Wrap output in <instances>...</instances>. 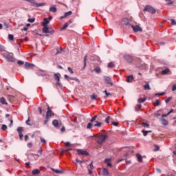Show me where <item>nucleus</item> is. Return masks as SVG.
I'll use <instances>...</instances> for the list:
<instances>
[{
	"instance_id": "obj_13",
	"label": "nucleus",
	"mask_w": 176,
	"mask_h": 176,
	"mask_svg": "<svg viewBox=\"0 0 176 176\" xmlns=\"http://www.w3.org/2000/svg\"><path fill=\"white\" fill-rule=\"evenodd\" d=\"M133 80H134V76L133 75H130L126 77V82L128 83H131Z\"/></svg>"
},
{
	"instance_id": "obj_57",
	"label": "nucleus",
	"mask_w": 176,
	"mask_h": 176,
	"mask_svg": "<svg viewBox=\"0 0 176 176\" xmlns=\"http://www.w3.org/2000/svg\"><path fill=\"white\" fill-rule=\"evenodd\" d=\"M87 58V56H85L84 58V68L86 67V60Z\"/></svg>"
},
{
	"instance_id": "obj_54",
	"label": "nucleus",
	"mask_w": 176,
	"mask_h": 176,
	"mask_svg": "<svg viewBox=\"0 0 176 176\" xmlns=\"http://www.w3.org/2000/svg\"><path fill=\"white\" fill-rule=\"evenodd\" d=\"M19 139L21 140V141H23V137H24V135H23V133H19Z\"/></svg>"
},
{
	"instance_id": "obj_48",
	"label": "nucleus",
	"mask_w": 176,
	"mask_h": 176,
	"mask_svg": "<svg viewBox=\"0 0 176 176\" xmlns=\"http://www.w3.org/2000/svg\"><path fill=\"white\" fill-rule=\"evenodd\" d=\"M111 119L110 116H108L105 118L104 122H106L107 124L109 123V120Z\"/></svg>"
},
{
	"instance_id": "obj_31",
	"label": "nucleus",
	"mask_w": 176,
	"mask_h": 176,
	"mask_svg": "<svg viewBox=\"0 0 176 176\" xmlns=\"http://www.w3.org/2000/svg\"><path fill=\"white\" fill-rule=\"evenodd\" d=\"M144 90H151V87L149 86V83H146L144 85Z\"/></svg>"
},
{
	"instance_id": "obj_61",
	"label": "nucleus",
	"mask_w": 176,
	"mask_h": 176,
	"mask_svg": "<svg viewBox=\"0 0 176 176\" xmlns=\"http://www.w3.org/2000/svg\"><path fill=\"white\" fill-rule=\"evenodd\" d=\"M38 111L40 115H42V108L38 107Z\"/></svg>"
},
{
	"instance_id": "obj_49",
	"label": "nucleus",
	"mask_w": 176,
	"mask_h": 176,
	"mask_svg": "<svg viewBox=\"0 0 176 176\" xmlns=\"http://www.w3.org/2000/svg\"><path fill=\"white\" fill-rule=\"evenodd\" d=\"M97 98V95L93 94L91 96V100H96Z\"/></svg>"
},
{
	"instance_id": "obj_36",
	"label": "nucleus",
	"mask_w": 176,
	"mask_h": 176,
	"mask_svg": "<svg viewBox=\"0 0 176 176\" xmlns=\"http://www.w3.org/2000/svg\"><path fill=\"white\" fill-rule=\"evenodd\" d=\"M166 3V5H173L174 3V1L173 0H165Z\"/></svg>"
},
{
	"instance_id": "obj_20",
	"label": "nucleus",
	"mask_w": 176,
	"mask_h": 176,
	"mask_svg": "<svg viewBox=\"0 0 176 176\" xmlns=\"http://www.w3.org/2000/svg\"><path fill=\"white\" fill-rule=\"evenodd\" d=\"M45 5H46V3H36V1L34 3V6L36 8H39L41 6H45Z\"/></svg>"
},
{
	"instance_id": "obj_62",
	"label": "nucleus",
	"mask_w": 176,
	"mask_h": 176,
	"mask_svg": "<svg viewBox=\"0 0 176 176\" xmlns=\"http://www.w3.org/2000/svg\"><path fill=\"white\" fill-rule=\"evenodd\" d=\"M1 52H5V47L3 46H0Z\"/></svg>"
},
{
	"instance_id": "obj_43",
	"label": "nucleus",
	"mask_w": 176,
	"mask_h": 176,
	"mask_svg": "<svg viewBox=\"0 0 176 176\" xmlns=\"http://www.w3.org/2000/svg\"><path fill=\"white\" fill-rule=\"evenodd\" d=\"M142 126L143 127H149V124H148L146 122H143V123H142Z\"/></svg>"
},
{
	"instance_id": "obj_16",
	"label": "nucleus",
	"mask_w": 176,
	"mask_h": 176,
	"mask_svg": "<svg viewBox=\"0 0 176 176\" xmlns=\"http://www.w3.org/2000/svg\"><path fill=\"white\" fill-rule=\"evenodd\" d=\"M111 160H112V159L111 158H107L106 160H104V163H106L108 166V167H112V164H111Z\"/></svg>"
},
{
	"instance_id": "obj_59",
	"label": "nucleus",
	"mask_w": 176,
	"mask_h": 176,
	"mask_svg": "<svg viewBox=\"0 0 176 176\" xmlns=\"http://www.w3.org/2000/svg\"><path fill=\"white\" fill-rule=\"evenodd\" d=\"M48 122H49V118H46V119L44 120V124H47Z\"/></svg>"
},
{
	"instance_id": "obj_55",
	"label": "nucleus",
	"mask_w": 176,
	"mask_h": 176,
	"mask_svg": "<svg viewBox=\"0 0 176 176\" xmlns=\"http://www.w3.org/2000/svg\"><path fill=\"white\" fill-rule=\"evenodd\" d=\"M111 124H113V126H118L119 122H112Z\"/></svg>"
},
{
	"instance_id": "obj_40",
	"label": "nucleus",
	"mask_w": 176,
	"mask_h": 176,
	"mask_svg": "<svg viewBox=\"0 0 176 176\" xmlns=\"http://www.w3.org/2000/svg\"><path fill=\"white\" fill-rule=\"evenodd\" d=\"M98 116L97 115L94 116L90 120L91 123H93V122H95L96 119H97Z\"/></svg>"
},
{
	"instance_id": "obj_24",
	"label": "nucleus",
	"mask_w": 176,
	"mask_h": 176,
	"mask_svg": "<svg viewBox=\"0 0 176 176\" xmlns=\"http://www.w3.org/2000/svg\"><path fill=\"white\" fill-rule=\"evenodd\" d=\"M52 124H53V126H54V127H58V126H59L58 120H54L52 121Z\"/></svg>"
},
{
	"instance_id": "obj_1",
	"label": "nucleus",
	"mask_w": 176,
	"mask_h": 176,
	"mask_svg": "<svg viewBox=\"0 0 176 176\" xmlns=\"http://www.w3.org/2000/svg\"><path fill=\"white\" fill-rule=\"evenodd\" d=\"M107 140H108V135L107 133H99L96 138V141L99 145H102Z\"/></svg>"
},
{
	"instance_id": "obj_35",
	"label": "nucleus",
	"mask_w": 176,
	"mask_h": 176,
	"mask_svg": "<svg viewBox=\"0 0 176 176\" xmlns=\"http://www.w3.org/2000/svg\"><path fill=\"white\" fill-rule=\"evenodd\" d=\"M108 68H113V67H115V63L113 62H110L108 64Z\"/></svg>"
},
{
	"instance_id": "obj_41",
	"label": "nucleus",
	"mask_w": 176,
	"mask_h": 176,
	"mask_svg": "<svg viewBox=\"0 0 176 176\" xmlns=\"http://www.w3.org/2000/svg\"><path fill=\"white\" fill-rule=\"evenodd\" d=\"M164 94H166V92H162V93H160V94H155V96L160 97V96H164Z\"/></svg>"
},
{
	"instance_id": "obj_4",
	"label": "nucleus",
	"mask_w": 176,
	"mask_h": 176,
	"mask_svg": "<svg viewBox=\"0 0 176 176\" xmlns=\"http://www.w3.org/2000/svg\"><path fill=\"white\" fill-rule=\"evenodd\" d=\"M47 110L45 115V119H50L52 116H54V113H53L49 104H47Z\"/></svg>"
},
{
	"instance_id": "obj_45",
	"label": "nucleus",
	"mask_w": 176,
	"mask_h": 176,
	"mask_svg": "<svg viewBox=\"0 0 176 176\" xmlns=\"http://www.w3.org/2000/svg\"><path fill=\"white\" fill-rule=\"evenodd\" d=\"M8 129V126L5 124H3L1 126V130H3V131H5V130Z\"/></svg>"
},
{
	"instance_id": "obj_51",
	"label": "nucleus",
	"mask_w": 176,
	"mask_h": 176,
	"mask_svg": "<svg viewBox=\"0 0 176 176\" xmlns=\"http://www.w3.org/2000/svg\"><path fill=\"white\" fill-rule=\"evenodd\" d=\"M67 70L69 71V72H70V74H74V70H72V68H71L70 67H67Z\"/></svg>"
},
{
	"instance_id": "obj_33",
	"label": "nucleus",
	"mask_w": 176,
	"mask_h": 176,
	"mask_svg": "<svg viewBox=\"0 0 176 176\" xmlns=\"http://www.w3.org/2000/svg\"><path fill=\"white\" fill-rule=\"evenodd\" d=\"M138 101L140 104H142V102H145V101H146V98H139Z\"/></svg>"
},
{
	"instance_id": "obj_29",
	"label": "nucleus",
	"mask_w": 176,
	"mask_h": 176,
	"mask_svg": "<svg viewBox=\"0 0 176 176\" xmlns=\"http://www.w3.org/2000/svg\"><path fill=\"white\" fill-rule=\"evenodd\" d=\"M94 72H96V74H101V68L100 67H97L94 69Z\"/></svg>"
},
{
	"instance_id": "obj_32",
	"label": "nucleus",
	"mask_w": 176,
	"mask_h": 176,
	"mask_svg": "<svg viewBox=\"0 0 176 176\" xmlns=\"http://www.w3.org/2000/svg\"><path fill=\"white\" fill-rule=\"evenodd\" d=\"M68 25H69V23H65L64 26L60 29V31H63L64 30H67V28H68Z\"/></svg>"
},
{
	"instance_id": "obj_25",
	"label": "nucleus",
	"mask_w": 176,
	"mask_h": 176,
	"mask_svg": "<svg viewBox=\"0 0 176 176\" xmlns=\"http://www.w3.org/2000/svg\"><path fill=\"white\" fill-rule=\"evenodd\" d=\"M65 78L67 79V80H78V78H70L67 74L65 75Z\"/></svg>"
},
{
	"instance_id": "obj_58",
	"label": "nucleus",
	"mask_w": 176,
	"mask_h": 176,
	"mask_svg": "<svg viewBox=\"0 0 176 176\" xmlns=\"http://www.w3.org/2000/svg\"><path fill=\"white\" fill-rule=\"evenodd\" d=\"M25 123H26V124H28V126L32 125V124L30 123V118H28V119L26 120Z\"/></svg>"
},
{
	"instance_id": "obj_23",
	"label": "nucleus",
	"mask_w": 176,
	"mask_h": 176,
	"mask_svg": "<svg viewBox=\"0 0 176 176\" xmlns=\"http://www.w3.org/2000/svg\"><path fill=\"white\" fill-rule=\"evenodd\" d=\"M170 72V69L166 68L161 72L162 75H167Z\"/></svg>"
},
{
	"instance_id": "obj_47",
	"label": "nucleus",
	"mask_w": 176,
	"mask_h": 176,
	"mask_svg": "<svg viewBox=\"0 0 176 176\" xmlns=\"http://www.w3.org/2000/svg\"><path fill=\"white\" fill-rule=\"evenodd\" d=\"M17 64L19 65H24V61H23V60H18L17 61Z\"/></svg>"
},
{
	"instance_id": "obj_21",
	"label": "nucleus",
	"mask_w": 176,
	"mask_h": 176,
	"mask_svg": "<svg viewBox=\"0 0 176 176\" xmlns=\"http://www.w3.org/2000/svg\"><path fill=\"white\" fill-rule=\"evenodd\" d=\"M32 175H38V174H41V171L38 169H34L32 171Z\"/></svg>"
},
{
	"instance_id": "obj_6",
	"label": "nucleus",
	"mask_w": 176,
	"mask_h": 176,
	"mask_svg": "<svg viewBox=\"0 0 176 176\" xmlns=\"http://www.w3.org/2000/svg\"><path fill=\"white\" fill-rule=\"evenodd\" d=\"M131 27L133 29V30L134 31V32H142V28H141L138 25H131Z\"/></svg>"
},
{
	"instance_id": "obj_28",
	"label": "nucleus",
	"mask_w": 176,
	"mask_h": 176,
	"mask_svg": "<svg viewBox=\"0 0 176 176\" xmlns=\"http://www.w3.org/2000/svg\"><path fill=\"white\" fill-rule=\"evenodd\" d=\"M94 126V127H101V126H102V122L96 121V124Z\"/></svg>"
},
{
	"instance_id": "obj_30",
	"label": "nucleus",
	"mask_w": 176,
	"mask_h": 176,
	"mask_svg": "<svg viewBox=\"0 0 176 176\" xmlns=\"http://www.w3.org/2000/svg\"><path fill=\"white\" fill-rule=\"evenodd\" d=\"M153 104L154 107H159V105H160V100L157 99Z\"/></svg>"
},
{
	"instance_id": "obj_18",
	"label": "nucleus",
	"mask_w": 176,
	"mask_h": 176,
	"mask_svg": "<svg viewBox=\"0 0 176 176\" xmlns=\"http://www.w3.org/2000/svg\"><path fill=\"white\" fill-rule=\"evenodd\" d=\"M136 157L139 162V163H142V155L140 153L136 154Z\"/></svg>"
},
{
	"instance_id": "obj_53",
	"label": "nucleus",
	"mask_w": 176,
	"mask_h": 176,
	"mask_svg": "<svg viewBox=\"0 0 176 176\" xmlns=\"http://www.w3.org/2000/svg\"><path fill=\"white\" fill-rule=\"evenodd\" d=\"M170 21H171L172 25H176V21H175V20L171 19Z\"/></svg>"
},
{
	"instance_id": "obj_12",
	"label": "nucleus",
	"mask_w": 176,
	"mask_h": 176,
	"mask_svg": "<svg viewBox=\"0 0 176 176\" xmlns=\"http://www.w3.org/2000/svg\"><path fill=\"white\" fill-rule=\"evenodd\" d=\"M49 23H50V21H49L47 18H45L42 23L43 27H47L49 25Z\"/></svg>"
},
{
	"instance_id": "obj_26",
	"label": "nucleus",
	"mask_w": 176,
	"mask_h": 176,
	"mask_svg": "<svg viewBox=\"0 0 176 176\" xmlns=\"http://www.w3.org/2000/svg\"><path fill=\"white\" fill-rule=\"evenodd\" d=\"M50 12H52V13H56V12H57V8H56L55 6L50 7Z\"/></svg>"
},
{
	"instance_id": "obj_39",
	"label": "nucleus",
	"mask_w": 176,
	"mask_h": 176,
	"mask_svg": "<svg viewBox=\"0 0 176 176\" xmlns=\"http://www.w3.org/2000/svg\"><path fill=\"white\" fill-rule=\"evenodd\" d=\"M23 1H27L28 2H30V3H32V6H34L35 5V0H23Z\"/></svg>"
},
{
	"instance_id": "obj_10",
	"label": "nucleus",
	"mask_w": 176,
	"mask_h": 176,
	"mask_svg": "<svg viewBox=\"0 0 176 176\" xmlns=\"http://www.w3.org/2000/svg\"><path fill=\"white\" fill-rule=\"evenodd\" d=\"M50 30L49 26H43V32L44 34H52V32Z\"/></svg>"
},
{
	"instance_id": "obj_19",
	"label": "nucleus",
	"mask_w": 176,
	"mask_h": 176,
	"mask_svg": "<svg viewBox=\"0 0 176 176\" xmlns=\"http://www.w3.org/2000/svg\"><path fill=\"white\" fill-rule=\"evenodd\" d=\"M0 102L3 105H8V102H6V99H5V98H3V97H1L0 98Z\"/></svg>"
},
{
	"instance_id": "obj_56",
	"label": "nucleus",
	"mask_w": 176,
	"mask_h": 176,
	"mask_svg": "<svg viewBox=\"0 0 176 176\" xmlns=\"http://www.w3.org/2000/svg\"><path fill=\"white\" fill-rule=\"evenodd\" d=\"M89 167L91 170L94 169V166H93V162H91L90 164H89Z\"/></svg>"
},
{
	"instance_id": "obj_44",
	"label": "nucleus",
	"mask_w": 176,
	"mask_h": 176,
	"mask_svg": "<svg viewBox=\"0 0 176 176\" xmlns=\"http://www.w3.org/2000/svg\"><path fill=\"white\" fill-rule=\"evenodd\" d=\"M28 23H34L35 21V18L30 19L29 18L28 19Z\"/></svg>"
},
{
	"instance_id": "obj_52",
	"label": "nucleus",
	"mask_w": 176,
	"mask_h": 176,
	"mask_svg": "<svg viewBox=\"0 0 176 176\" xmlns=\"http://www.w3.org/2000/svg\"><path fill=\"white\" fill-rule=\"evenodd\" d=\"M41 140V142H42V144H46V140L45 139H43V138H40Z\"/></svg>"
},
{
	"instance_id": "obj_5",
	"label": "nucleus",
	"mask_w": 176,
	"mask_h": 176,
	"mask_svg": "<svg viewBox=\"0 0 176 176\" xmlns=\"http://www.w3.org/2000/svg\"><path fill=\"white\" fill-rule=\"evenodd\" d=\"M104 83H106V85H108L109 86H111V87L113 86V82H112V80L111 79L110 77L104 76Z\"/></svg>"
},
{
	"instance_id": "obj_8",
	"label": "nucleus",
	"mask_w": 176,
	"mask_h": 176,
	"mask_svg": "<svg viewBox=\"0 0 176 176\" xmlns=\"http://www.w3.org/2000/svg\"><path fill=\"white\" fill-rule=\"evenodd\" d=\"M121 24L122 25H126V27H131V24H130V23L129 22V19L127 18H124L122 21H121Z\"/></svg>"
},
{
	"instance_id": "obj_9",
	"label": "nucleus",
	"mask_w": 176,
	"mask_h": 176,
	"mask_svg": "<svg viewBox=\"0 0 176 176\" xmlns=\"http://www.w3.org/2000/svg\"><path fill=\"white\" fill-rule=\"evenodd\" d=\"M60 76H61V74H60L59 73L54 74V79H55V80H57L56 85L58 86H61V83L60 82Z\"/></svg>"
},
{
	"instance_id": "obj_2",
	"label": "nucleus",
	"mask_w": 176,
	"mask_h": 176,
	"mask_svg": "<svg viewBox=\"0 0 176 176\" xmlns=\"http://www.w3.org/2000/svg\"><path fill=\"white\" fill-rule=\"evenodd\" d=\"M2 56L10 63H14V61H16V58L13 57V54H10L9 52L5 51L2 53Z\"/></svg>"
},
{
	"instance_id": "obj_46",
	"label": "nucleus",
	"mask_w": 176,
	"mask_h": 176,
	"mask_svg": "<svg viewBox=\"0 0 176 176\" xmlns=\"http://www.w3.org/2000/svg\"><path fill=\"white\" fill-rule=\"evenodd\" d=\"M91 127H93V124H91V122H89L87 126V129H91Z\"/></svg>"
},
{
	"instance_id": "obj_27",
	"label": "nucleus",
	"mask_w": 176,
	"mask_h": 176,
	"mask_svg": "<svg viewBox=\"0 0 176 176\" xmlns=\"http://www.w3.org/2000/svg\"><path fill=\"white\" fill-rule=\"evenodd\" d=\"M102 174L104 176L109 175V171H108V169L104 168Z\"/></svg>"
},
{
	"instance_id": "obj_22",
	"label": "nucleus",
	"mask_w": 176,
	"mask_h": 176,
	"mask_svg": "<svg viewBox=\"0 0 176 176\" xmlns=\"http://www.w3.org/2000/svg\"><path fill=\"white\" fill-rule=\"evenodd\" d=\"M38 76H45V71L40 69L38 72H37Z\"/></svg>"
},
{
	"instance_id": "obj_7",
	"label": "nucleus",
	"mask_w": 176,
	"mask_h": 176,
	"mask_svg": "<svg viewBox=\"0 0 176 176\" xmlns=\"http://www.w3.org/2000/svg\"><path fill=\"white\" fill-rule=\"evenodd\" d=\"M77 155H85V156H89V152L85 151V150H82V149H78L77 150Z\"/></svg>"
},
{
	"instance_id": "obj_3",
	"label": "nucleus",
	"mask_w": 176,
	"mask_h": 176,
	"mask_svg": "<svg viewBox=\"0 0 176 176\" xmlns=\"http://www.w3.org/2000/svg\"><path fill=\"white\" fill-rule=\"evenodd\" d=\"M144 12H148V13H151V14H155V13H156V9L151 6H146Z\"/></svg>"
},
{
	"instance_id": "obj_14",
	"label": "nucleus",
	"mask_w": 176,
	"mask_h": 176,
	"mask_svg": "<svg viewBox=\"0 0 176 176\" xmlns=\"http://www.w3.org/2000/svg\"><path fill=\"white\" fill-rule=\"evenodd\" d=\"M160 121L162 122V124H163V126H168V121L165 118H161Z\"/></svg>"
},
{
	"instance_id": "obj_38",
	"label": "nucleus",
	"mask_w": 176,
	"mask_h": 176,
	"mask_svg": "<svg viewBox=\"0 0 176 176\" xmlns=\"http://www.w3.org/2000/svg\"><path fill=\"white\" fill-rule=\"evenodd\" d=\"M171 100H173V97H168L166 100H165V102L166 104H168V102H170V101H171Z\"/></svg>"
},
{
	"instance_id": "obj_34",
	"label": "nucleus",
	"mask_w": 176,
	"mask_h": 176,
	"mask_svg": "<svg viewBox=\"0 0 176 176\" xmlns=\"http://www.w3.org/2000/svg\"><path fill=\"white\" fill-rule=\"evenodd\" d=\"M17 131L19 133V134L23 133V131H24V129L21 126H19L17 128Z\"/></svg>"
},
{
	"instance_id": "obj_37",
	"label": "nucleus",
	"mask_w": 176,
	"mask_h": 176,
	"mask_svg": "<svg viewBox=\"0 0 176 176\" xmlns=\"http://www.w3.org/2000/svg\"><path fill=\"white\" fill-rule=\"evenodd\" d=\"M109 96H112V94H111V92H107L105 96L103 97V98H104V100H107V98H108V97H109Z\"/></svg>"
},
{
	"instance_id": "obj_42",
	"label": "nucleus",
	"mask_w": 176,
	"mask_h": 176,
	"mask_svg": "<svg viewBox=\"0 0 176 176\" xmlns=\"http://www.w3.org/2000/svg\"><path fill=\"white\" fill-rule=\"evenodd\" d=\"M8 39L10 41H13V39H14V36H13L12 34H9L8 35Z\"/></svg>"
},
{
	"instance_id": "obj_63",
	"label": "nucleus",
	"mask_w": 176,
	"mask_h": 176,
	"mask_svg": "<svg viewBox=\"0 0 176 176\" xmlns=\"http://www.w3.org/2000/svg\"><path fill=\"white\" fill-rule=\"evenodd\" d=\"M76 163H80V164H82V163H83V161H80L78 159L76 160Z\"/></svg>"
},
{
	"instance_id": "obj_11",
	"label": "nucleus",
	"mask_w": 176,
	"mask_h": 176,
	"mask_svg": "<svg viewBox=\"0 0 176 176\" xmlns=\"http://www.w3.org/2000/svg\"><path fill=\"white\" fill-rule=\"evenodd\" d=\"M124 58L128 62V63H133V57L130 55H125L124 56Z\"/></svg>"
},
{
	"instance_id": "obj_64",
	"label": "nucleus",
	"mask_w": 176,
	"mask_h": 176,
	"mask_svg": "<svg viewBox=\"0 0 176 176\" xmlns=\"http://www.w3.org/2000/svg\"><path fill=\"white\" fill-rule=\"evenodd\" d=\"M28 138H29L28 135H25V141H28Z\"/></svg>"
},
{
	"instance_id": "obj_17",
	"label": "nucleus",
	"mask_w": 176,
	"mask_h": 176,
	"mask_svg": "<svg viewBox=\"0 0 176 176\" xmlns=\"http://www.w3.org/2000/svg\"><path fill=\"white\" fill-rule=\"evenodd\" d=\"M25 67H26V68H34L35 65L34 64H31L28 62H26L25 63Z\"/></svg>"
},
{
	"instance_id": "obj_60",
	"label": "nucleus",
	"mask_w": 176,
	"mask_h": 176,
	"mask_svg": "<svg viewBox=\"0 0 176 176\" xmlns=\"http://www.w3.org/2000/svg\"><path fill=\"white\" fill-rule=\"evenodd\" d=\"M176 90V85H174L172 87V91H175Z\"/></svg>"
},
{
	"instance_id": "obj_50",
	"label": "nucleus",
	"mask_w": 176,
	"mask_h": 176,
	"mask_svg": "<svg viewBox=\"0 0 176 176\" xmlns=\"http://www.w3.org/2000/svg\"><path fill=\"white\" fill-rule=\"evenodd\" d=\"M142 133H143V135L144 137H146V135H148V131H142Z\"/></svg>"
},
{
	"instance_id": "obj_15",
	"label": "nucleus",
	"mask_w": 176,
	"mask_h": 176,
	"mask_svg": "<svg viewBox=\"0 0 176 176\" xmlns=\"http://www.w3.org/2000/svg\"><path fill=\"white\" fill-rule=\"evenodd\" d=\"M71 14H72V11H69L67 12H65L64 16H60V19L63 20V19H65V17H68V16H71Z\"/></svg>"
}]
</instances>
